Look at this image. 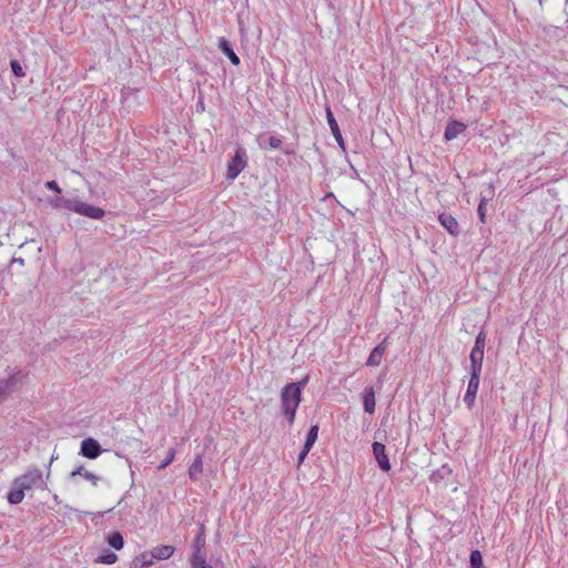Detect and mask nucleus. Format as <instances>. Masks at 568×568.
Returning a JSON list of instances; mask_svg holds the SVG:
<instances>
[{
    "label": "nucleus",
    "mask_w": 568,
    "mask_h": 568,
    "mask_svg": "<svg viewBox=\"0 0 568 568\" xmlns=\"http://www.w3.org/2000/svg\"><path fill=\"white\" fill-rule=\"evenodd\" d=\"M43 485L44 480L41 470L38 468L29 469L12 481L7 499L10 504L18 505L23 500L26 490L39 488Z\"/></svg>",
    "instance_id": "obj_1"
},
{
    "label": "nucleus",
    "mask_w": 568,
    "mask_h": 568,
    "mask_svg": "<svg viewBox=\"0 0 568 568\" xmlns=\"http://www.w3.org/2000/svg\"><path fill=\"white\" fill-rule=\"evenodd\" d=\"M306 379H303L300 383L287 384L281 392L283 415L290 425L294 423L295 413L302 399V388L306 385Z\"/></svg>",
    "instance_id": "obj_2"
},
{
    "label": "nucleus",
    "mask_w": 568,
    "mask_h": 568,
    "mask_svg": "<svg viewBox=\"0 0 568 568\" xmlns=\"http://www.w3.org/2000/svg\"><path fill=\"white\" fill-rule=\"evenodd\" d=\"M246 166V152L239 148L235 151L234 156L231 159V161L227 164V173L226 178L231 181L235 180L240 173L245 169Z\"/></svg>",
    "instance_id": "obj_3"
},
{
    "label": "nucleus",
    "mask_w": 568,
    "mask_h": 568,
    "mask_svg": "<svg viewBox=\"0 0 568 568\" xmlns=\"http://www.w3.org/2000/svg\"><path fill=\"white\" fill-rule=\"evenodd\" d=\"M71 212L94 220H100L104 215V210L101 207L82 202L79 199H74Z\"/></svg>",
    "instance_id": "obj_4"
},
{
    "label": "nucleus",
    "mask_w": 568,
    "mask_h": 568,
    "mask_svg": "<svg viewBox=\"0 0 568 568\" xmlns=\"http://www.w3.org/2000/svg\"><path fill=\"white\" fill-rule=\"evenodd\" d=\"M479 379L480 375L478 374H470V378L468 382L467 390L464 396V402L468 406V408H471L474 406L476 395L479 388Z\"/></svg>",
    "instance_id": "obj_5"
},
{
    "label": "nucleus",
    "mask_w": 568,
    "mask_h": 568,
    "mask_svg": "<svg viewBox=\"0 0 568 568\" xmlns=\"http://www.w3.org/2000/svg\"><path fill=\"white\" fill-rule=\"evenodd\" d=\"M101 454V446L94 438H85L81 443V455L94 459Z\"/></svg>",
    "instance_id": "obj_6"
},
{
    "label": "nucleus",
    "mask_w": 568,
    "mask_h": 568,
    "mask_svg": "<svg viewBox=\"0 0 568 568\" xmlns=\"http://www.w3.org/2000/svg\"><path fill=\"white\" fill-rule=\"evenodd\" d=\"M373 453L381 469L388 471L390 469V463L385 453V446L382 443L375 442L373 444Z\"/></svg>",
    "instance_id": "obj_7"
},
{
    "label": "nucleus",
    "mask_w": 568,
    "mask_h": 568,
    "mask_svg": "<svg viewBox=\"0 0 568 568\" xmlns=\"http://www.w3.org/2000/svg\"><path fill=\"white\" fill-rule=\"evenodd\" d=\"M470 374H478L481 373V366L484 361V349H480L478 347H473L470 355Z\"/></svg>",
    "instance_id": "obj_8"
},
{
    "label": "nucleus",
    "mask_w": 568,
    "mask_h": 568,
    "mask_svg": "<svg viewBox=\"0 0 568 568\" xmlns=\"http://www.w3.org/2000/svg\"><path fill=\"white\" fill-rule=\"evenodd\" d=\"M73 202L74 199H65L63 196H59V194L54 197L48 199L49 205L58 211L71 212Z\"/></svg>",
    "instance_id": "obj_9"
},
{
    "label": "nucleus",
    "mask_w": 568,
    "mask_h": 568,
    "mask_svg": "<svg viewBox=\"0 0 568 568\" xmlns=\"http://www.w3.org/2000/svg\"><path fill=\"white\" fill-rule=\"evenodd\" d=\"M326 118H327V123L329 125L333 136L335 138L338 145L341 148H344V140H343L342 133L339 131L337 121L335 120L329 108H326Z\"/></svg>",
    "instance_id": "obj_10"
},
{
    "label": "nucleus",
    "mask_w": 568,
    "mask_h": 568,
    "mask_svg": "<svg viewBox=\"0 0 568 568\" xmlns=\"http://www.w3.org/2000/svg\"><path fill=\"white\" fill-rule=\"evenodd\" d=\"M439 222L440 224L453 235H456L458 234L459 232V225H458V222L457 220L448 214V213H442L439 215Z\"/></svg>",
    "instance_id": "obj_11"
},
{
    "label": "nucleus",
    "mask_w": 568,
    "mask_h": 568,
    "mask_svg": "<svg viewBox=\"0 0 568 568\" xmlns=\"http://www.w3.org/2000/svg\"><path fill=\"white\" fill-rule=\"evenodd\" d=\"M386 341L377 345L369 354L368 359L366 362L367 366H378L382 363V358L386 351Z\"/></svg>",
    "instance_id": "obj_12"
},
{
    "label": "nucleus",
    "mask_w": 568,
    "mask_h": 568,
    "mask_svg": "<svg viewBox=\"0 0 568 568\" xmlns=\"http://www.w3.org/2000/svg\"><path fill=\"white\" fill-rule=\"evenodd\" d=\"M174 554V547L170 545H161L152 548L150 556L158 560L169 559Z\"/></svg>",
    "instance_id": "obj_13"
},
{
    "label": "nucleus",
    "mask_w": 568,
    "mask_h": 568,
    "mask_svg": "<svg viewBox=\"0 0 568 568\" xmlns=\"http://www.w3.org/2000/svg\"><path fill=\"white\" fill-rule=\"evenodd\" d=\"M78 475L82 476L85 480L90 481L93 486H98V484L100 481V477L98 475H95L92 471L87 470L82 466H79L78 468H75L74 470H72L70 473L71 478H74Z\"/></svg>",
    "instance_id": "obj_14"
},
{
    "label": "nucleus",
    "mask_w": 568,
    "mask_h": 568,
    "mask_svg": "<svg viewBox=\"0 0 568 568\" xmlns=\"http://www.w3.org/2000/svg\"><path fill=\"white\" fill-rule=\"evenodd\" d=\"M364 409L368 414H373L375 410V392L373 387H367L363 395Z\"/></svg>",
    "instance_id": "obj_15"
},
{
    "label": "nucleus",
    "mask_w": 568,
    "mask_h": 568,
    "mask_svg": "<svg viewBox=\"0 0 568 568\" xmlns=\"http://www.w3.org/2000/svg\"><path fill=\"white\" fill-rule=\"evenodd\" d=\"M219 49L230 59V61L234 65H239L240 64V58L235 54L233 49L230 47V43H229V41L226 39L221 38L219 40Z\"/></svg>",
    "instance_id": "obj_16"
},
{
    "label": "nucleus",
    "mask_w": 568,
    "mask_h": 568,
    "mask_svg": "<svg viewBox=\"0 0 568 568\" xmlns=\"http://www.w3.org/2000/svg\"><path fill=\"white\" fill-rule=\"evenodd\" d=\"M465 125L460 122L453 121L448 123L445 130V139L450 141L456 139L462 132H464Z\"/></svg>",
    "instance_id": "obj_17"
},
{
    "label": "nucleus",
    "mask_w": 568,
    "mask_h": 568,
    "mask_svg": "<svg viewBox=\"0 0 568 568\" xmlns=\"http://www.w3.org/2000/svg\"><path fill=\"white\" fill-rule=\"evenodd\" d=\"M202 473H203L202 457L196 456L189 468V477L192 480H197L201 477Z\"/></svg>",
    "instance_id": "obj_18"
},
{
    "label": "nucleus",
    "mask_w": 568,
    "mask_h": 568,
    "mask_svg": "<svg viewBox=\"0 0 568 568\" xmlns=\"http://www.w3.org/2000/svg\"><path fill=\"white\" fill-rule=\"evenodd\" d=\"M108 544L112 548L120 550L123 548L124 545L123 536L119 531H114L108 537Z\"/></svg>",
    "instance_id": "obj_19"
},
{
    "label": "nucleus",
    "mask_w": 568,
    "mask_h": 568,
    "mask_svg": "<svg viewBox=\"0 0 568 568\" xmlns=\"http://www.w3.org/2000/svg\"><path fill=\"white\" fill-rule=\"evenodd\" d=\"M191 568H213V567L206 562L205 555L197 554L196 556H192Z\"/></svg>",
    "instance_id": "obj_20"
},
{
    "label": "nucleus",
    "mask_w": 568,
    "mask_h": 568,
    "mask_svg": "<svg viewBox=\"0 0 568 568\" xmlns=\"http://www.w3.org/2000/svg\"><path fill=\"white\" fill-rule=\"evenodd\" d=\"M317 435H318V426L317 425H313L310 430H308V434H307V438L305 440V446H306V449H311L312 446L314 445V443L316 442L317 439Z\"/></svg>",
    "instance_id": "obj_21"
},
{
    "label": "nucleus",
    "mask_w": 568,
    "mask_h": 568,
    "mask_svg": "<svg viewBox=\"0 0 568 568\" xmlns=\"http://www.w3.org/2000/svg\"><path fill=\"white\" fill-rule=\"evenodd\" d=\"M204 545H205V538H204L203 532H201V534L196 537V539H195V541H194V551H193V555H192V556H196L197 554H199V555H204V554L202 552V548L204 547Z\"/></svg>",
    "instance_id": "obj_22"
},
{
    "label": "nucleus",
    "mask_w": 568,
    "mask_h": 568,
    "mask_svg": "<svg viewBox=\"0 0 568 568\" xmlns=\"http://www.w3.org/2000/svg\"><path fill=\"white\" fill-rule=\"evenodd\" d=\"M118 556L113 552L99 556L97 559V562L104 564V565H112L116 561Z\"/></svg>",
    "instance_id": "obj_23"
},
{
    "label": "nucleus",
    "mask_w": 568,
    "mask_h": 568,
    "mask_svg": "<svg viewBox=\"0 0 568 568\" xmlns=\"http://www.w3.org/2000/svg\"><path fill=\"white\" fill-rule=\"evenodd\" d=\"M483 562L481 554L478 550H474L470 554L471 568H480Z\"/></svg>",
    "instance_id": "obj_24"
},
{
    "label": "nucleus",
    "mask_w": 568,
    "mask_h": 568,
    "mask_svg": "<svg viewBox=\"0 0 568 568\" xmlns=\"http://www.w3.org/2000/svg\"><path fill=\"white\" fill-rule=\"evenodd\" d=\"M10 65H11V70L13 72V74L18 78H22L26 75L24 71H23V68L21 67V64L17 61V60H12L10 62Z\"/></svg>",
    "instance_id": "obj_25"
},
{
    "label": "nucleus",
    "mask_w": 568,
    "mask_h": 568,
    "mask_svg": "<svg viewBox=\"0 0 568 568\" xmlns=\"http://www.w3.org/2000/svg\"><path fill=\"white\" fill-rule=\"evenodd\" d=\"M174 457H175V450L170 449L166 458H164V460L159 465L158 469L162 470V469L166 468L173 462Z\"/></svg>",
    "instance_id": "obj_26"
},
{
    "label": "nucleus",
    "mask_w": 568,
    "mask_h": 568,
    "mask_svg": "<svg viewBox=\"0 0 568 568\" xmlns=\"http://www.w3.org/2000/svg\"><path fill=\"white\" fill-rule=\"evenodd\" d=\"M14 377L0 382V402L4 398L7 390L10 389L11 383Z\"/></svg>",
    "instance_id": "obj_27"
},
{
    "label": "nucleus",
    "mask_w": 568,
    "mask_h": 568,
    "mask_svg": "<svg viewBox=\"0 0 568 568\" xmlns=\"http://www.w3.org/2000/svg\"><path fill=\"white\" fill-rule=\"evenodd\" d=\"M485 343H486V334L481 331L476 336V341H475L474 347H478L480 349H485Z\"/></svg>",
    "instance_id": "obj_28"
},
{
    "label": "nucleus",
    "mask_w": 568,
    "mask_h": 568,
    "mask_svg": "<svg viewBox=\"0 0 568 568\" xmlns=\"http://www.w3.org/2000/svg\"><path fill=\"white\" fill-rule=\"evenodd\" d=\"M140 559L142 560L141 568L151 566L153 564L154 558L150 556V552H144L140 556Z\"/></svg>",
    "instance_id": "obj_29"
},
{
    "label": "nucleus",
    "mask_w": 568,
    "mask_h": 568,
    "mask_svg": "<svg viewBox=\"0 0 568 568\" xmlns=\"http://www.w3.org/2000/svg\"><path fill=\"white\" fill-rule=\"evenodd\" d=\"M45 187L55 192L57 194L61 193V189L59 187L58 183L55 181H48L45 183Z\"/></svg>",
    "instance_id": "obj_30"
},
{
    "label": "nucleus",
    "mask_w": 568,
    "mask_h": 568,
    "mask_svg": "<svg viewBox=\"0 0 568 568\" xmlns=\"http://www.w3.org/2000/svg\"><path fill=\"white\" fill-rule=\"evenodd\" d=\"M268 144H270V146H271L272 149H277V148H280V146H281L282 141H281L280 139L275 138V136H271V138L268 139Z\"/></svg>",
    "instance_id": "obj_31"
},
{
    "label": "nucleus",
    "mask_w": 568,
    "mask_h": 568,
    "mask_svg": "<svg viewBox=\"0 0 568 568\" xmlns=\"http://www.w3.org/2000/svg\"><path fill=\"white\" fill-rule=\"evenodd\" d=\"M485 200L483 199L478 205V214L480 216V220L484 221V217H485Z\"/></svg>",
    "instance_id": "obj_32"
},
{
    "label": "nucleus",
    "mask_w": 568,
    "mask_h": 568,
    "mask_svg": "<svg viewBox=\"0 0 568 568\" xmlns=\"http://www.w3.org/2000/svg\"><path fill=\"white\" fill-rule=\"evenodd\" d=\"M310 449H306V446L304 445L303 450L298 455V464H302L304 458L307 456Z\"/></svg>",
    "instance_id": "obj_33"
},
{
    "label": "nucleus",
    "mask_w": 568,
    "mask_h": 568,
    "mask_svg": "<svg viewBox=\"0 0 568 568\" xmlns=\"http://www.w3.org/2000/svg\"><path fill=\"white\" fill-rule=\"evenodd\" d=\"M12 262H18L20 264H23V260L22 258H13Z\"/></svg>",
    "instance_id": "obj_34"
},
{
    "label": "nucleus",
    "mask_w": 568,
    "mask_h": 568,
    "mask_svg": "<svg viewBox=\"0 0 568 568\" xmlns=\"http://www.w3.org/2000/svg\"><path fill=\"white\" fill-rule=\"evenodd\" d=\"M53 460H55V457H53V456H52V457H51V460H50V463H49V466H51V464H52V462H53Z\"/></svg>",
    "instance_id": "obj_35"
},
{
    "label": "nucleus",
    "mask_w": 568,
    "mask_h": 568,
    "mask_svg": "<svg viewBox=\"0 0 568 568\" xmlns=\"http://www.w3.org/2000/svg\"><path fill=\"white\" fill-rule=\"evenodd\" d=\"M251 568H257V567H255V566H252Z\"/></svg>",
    "instance_id": "obj_36"
}]
</instances>
